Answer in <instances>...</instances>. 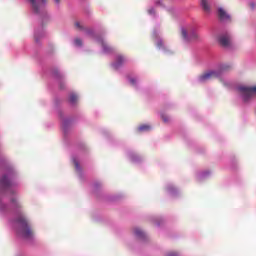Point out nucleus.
Returning a JSON list of instances; mask_svg holds the SVG:
<instances>
[{
  "instance_id": "6e6552de",
  "label": "nucleus",
  "mask_w": 256,
  "mask_h": 256,
  "mask_svg": "<svg viewBox=\"0 0 256 256\" xmlns=\"http://www.w3.org/2000/svg\"><path fill=\"white\" fill-rule=\"evenodd\" d=\"M123 63H125V57L117 56L116 62L113 64V67L115 69H119V67H121V65H123Z\"/></svg>"
},
{
  "instance_id": "1a4fd4ad",
  "label": "nucleus",
  "mask_w": 256,
  "mask_h": 256,
  "mask_svg": "<svg viewBox=\"0 0 256 256\" xmlns=\"http://www.w3.org/2000/svg\"><path fill=\"white\" fill-rule=\"evenodd\" d=\"M201 5L204 11L206 12L211 11V7L209 6V3L207 2V0H201Z\"/></svg>"
},
{
  "instance_id": "6ab92c4d",
  "label": "nucleus",
  "mask_w": 256,
  "mask_h": 256,
  "mask_svg": "<svg viewBox=\"0 0 256 256\" xmlns=\"http://www.w3.org/2000/svg\"><path fill=\"white\" fill-rule=\"evenodd\" d=\"M130 83H132V85H135V79H131Z\"/></svg>"
},
{
  "instance_id": "0eeeda50",
  "label": "nucleus",
  "mask_w": 256,
  "mask_h": 256,
  "mask_svg": "<svg viewBox=\"0 0 256 256\" xmlns=\"http://www.w3.org/2000/svg\"><path fill=\"white\" fill-rule=\"evenodd\" d=\"M218 17L221 19V21H229L231 19V16L225 11L223 8H218Z\"/></svg>"
},
{
  "instance_id": "423d86ee",
  "label": "nucleus",
  "mask_w": 256,
  "mask_h": 256,
  "mask_svg": "<svg viewBox=\"0 0 256 256\" xmlns=\"http://www.w3.org/2000/svg\"><path fill=\"white\" fill-rule=\"evenodd\" d=\"M219 42L223 45V47H229V45H231V37L228 34H224L220 36Z\"/></svg>"
},
{
  "instance_id": "f3484780",
  "label": "nucleus",
  "mask_w": 256,
  "mask_h": 256,
  "mask_svg": "<svg viewBox=\"0 0 256 256\" xmlns=\"http://www.w3.org/2000/svg\"><path fill=\"white\" fill-rule=\"evenodd\" d=\"M75 26L78 27L79 29H81V23L76 22V23H75Z\"/></svg>"
},
{
  "instance_id": "9b49d317",
  "label": "nucleus",
  "mask_w": 256,
  "mask_h": 256,
  "mask_svg": "<svg viewBox=\"0 0 256 256\" xmlns=\"http://www.w3.org/2000/svg\"><path fill=\"white\" fill-rule=\"evenodd\" d=\"M98 41H99V43H101L105 53H109V46H107V43H105V41H103V40H98Z\"/></svg>"
},
{
  "instance_id": "f8f14e48",
  "label": "nucleus",
  "mask_w": 256,
  "mask_h": 256,
  "mask_svg": "<svg viewBox=\"0 0 256 256\" xmlns=\"http://www.w3.org/2000/svg\"><path fill=\"white\" fill-rule=\"evenodd\" d=\"M151 129V126L149 125H142L138 128V131H149Z\"/></svg>"
},
{
  "instance_id": "4be33fe9",
  "label": "nucleus",
  "mask_w": 256,
  "mask_h": 256,
  "mask_svg": "<svg viewBox=\"0 0 256 256\" xmlns=\"http://www.w3.org/2000/svg\"><path fill=\"white\" fill-rule=\"evenodd\" d=\"M56 3H59V0H55Z\"/></svg>"
},
{
  "instance_id": "412c9836",
  "label": "nucleus",
  "mask_w": 256,
  "mask_h": 256,
  "mask_svg": "<svg viewBox=\"0 0 256 256\" xmlns=\"http://www.w3.org/2000/svg\"><path fill=\"white\" fill-rule=\"evenodd\" d=\"M163 121H165V123H167V118H165L164 116H162Z\"/></svg>"
},
{
  "instance_id": "aec40b11",
  "label": "nucleus",
  "mask_w": 256,
  "mask_h": 256,
  "mask_svg": "<svg viewBox=\"0 0 256 256\" xmlns=\"http://www.w3.org/2000/svg\"><path fill=\"white\" fill-rule=\"evenodd\" d=\"M148 13H149L150 15H152V14H153V9H150V10L148 11Z\"/></svg>"
},
{
  "instance_id": "20e7f679",
  "label": "nucleus",
  "mask_w": 256,
  "mask_h": 256,
  "mask_svg": "<svg viewBox=\"0 0 256 256\" xmlns=\"http://www.w3.org/2000/svg\"><path fill=\"white\" fill-rule=\"evenodd\" d=\"M238 91L242 95V99L244 101H249L252 97L256 95V86L249 87V86H240Z\"/></svg>"
},
{
  "instance_id": "dca6fc26",
  "label": "nucleus",
  "mask_w": 256,
  "mask_h": 256,
  "mask_svg": "<svg viewBox=\"0 0 256 256\" xmlns=\"http://www.w3.org/2000/svg\"><path fill=\"white\" fill-rule=\"evenodd\" d=\"M167 256H177V254L174 253V252H170V253L167 254Z\"/></svg>"
},
{
  "instance_id": "2eb2a0df",
  "label": "nucleus",
  "mask_w": 256,
  "mask_h": 256,
  "mask_svg": "<svg viewBox=\"0 0 256 256\" xmlns=\"http://www.w3.org/2000/svg\"><path fill=\"white\" fill-rule=\"evenodd\" d=\"M2 185H4L5 187H8L9 179H7V177L2 178Z\"/></svg>"
},
{
  "instance_id": "f03ea898",
  "label": "nucleus",
  "mask_w": 256,
  "mask_h": 256,
  "mask_svg": "<svg viewBox=\"0 0 256 256\" xmlns=\"http://www.w3.org/2000/svg\"><path fill=\"white\" fill-rule=\"evenodd\" d=\"M17 224L20 227L18 234L21 235V237H24V239H30V237H33V232L29 229V226H27V220L24 216H20L17 220Z\"/></svg>"
},
{
  "instance_id": "4468645a",
  "label": "nucleus",
  "mask_w": 256,
  "mask_h": 256,
  "mask_svg": "<svg viewBox=\"0 0 256 256\" xmlns=\"http://www.w3.org/2000/svg\"><path fill=\"white\" fill-rule=\"evenodd\" d=\"M74 45H75L76 47H81V45H83V42L81 41V39L76 38V39L74 40Z\"/></svg>"
},
{
  "instance_id": "39448f33",
  "label": "nucleus",
  "mask_w": 256,
  "mask_h": 256,
  "mask_svg": "<svg viewBox=\"0 0 256 256\" xmlns=\"http://www.w3.org/2000/svg\"><path fill=\"white\" fill-rule=\"evenodd\" d=\"M35 13H39L40 9L45 7V0H29Z\"/></svg>"
},
{
  "instance_id": "9d476101",
  "label": "nucleus",
  "mask_w": 256,
  "mask_h": 256,
  "mask_svg": "<svg viewBox=\"0 0 256 256\" xmlns=\"http://www.w3.org/2000/svg\"><path fill=\"white\" fill-rule=\"evenodd\" d=\"M134 235H136V237H145V233L142 232L139 228L134 229Z\"/></svg>"
},
{
  "instance_id": "7ed1b4c3",
  "label": "nucleus",
  "mask_w": 256,
  "mask_h": 256,
  "mask_svg": "<svg viewBox=\"0 0 256 256\" xmlns=\"http://www.w3.org/2000/svg\"><path fill=\"white\" fill-rule=\"evenodd\" d=\"M182 37L185 41H195L199 37L197 30L191 26L181 29Z\"/></svg>"
},
{
  "instance_id": "a211bd4d",
  "label": "nucleus",
  "mask_w": 256,
  "mask_h": 256,
  "mask_svg": "<svg viewBox=\"0 0 256 256\" xmlns=\"http://www.w3.org/2000/svg\"><path fill=\"white\" fill-rule=\"evenodd\" d=\"M76 169H79V163L77 161L74 162Z\"/></svg>"
},
{
  "instance_id": "f257e3e1",
  "label": "nucleus",
  "mask_w": 256,
  "mask_h": 256,
  "mask_svg": "<svg viewBox=\"0 0 256 256\" xmlns=\"http://www.w3.org/2000/svg\"><path fill=\"white\" fill-rule=\"evenodd\" d=\"M227 69H229V66L222 64L220 65L218 70H209L204 74H202L199 77V81L200 83H205V81H211V79H217L218 77H221V73H223V71H227Z\"/></svg>"
},
{
  "instance_id": "ddd939ff",
  "label": "nucleus",
  "mask_w": 256,
  "mask_h": 256,
  "mask_svg": "<svg viewBox=\"0 0 256 256\" xmlns=\"http://www.w3.org/2000/svg\"><path fill=\"white\" fill-rule=\"evenodd\" d=\"M69 100L70 103H77V95L71 94Z\"/></svg>"
}]
</instances>
